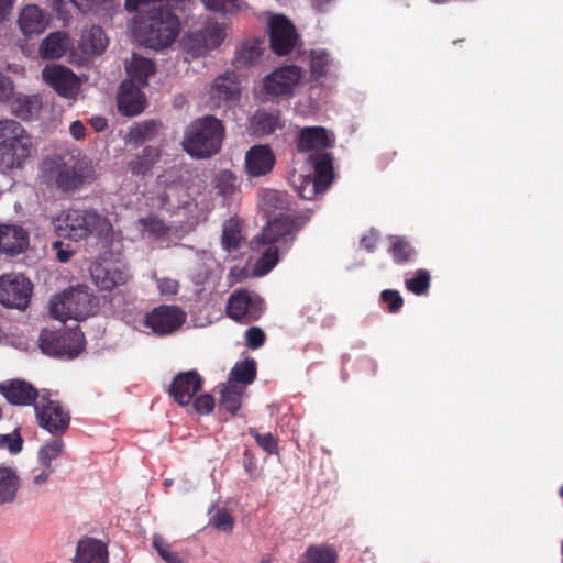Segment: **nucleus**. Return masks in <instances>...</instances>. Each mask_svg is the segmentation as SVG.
<instances>
[{
  "mask_svg": "<svg viewBox=\"0 0 563 563\" xmlns=\"http://www.w3.org/2000/svg\"><path fill=\"white\" fill-rule=\"evenodd\" d=\"M309 219L308 214L299 213L294 219L277 218L267 221L262 233L253 240L255 249L264 247L254 265L253 274L264 276L269 273L279 261V252L288 251L292 246Z\"/></svg>",
  "mask_w": 563,
  "mask_h": 563,
  "instance_id": "f257e3e1",
  "label": "nucleus"
},
{
  "mask_svg": "<svg viewBox=\"0 0 563 563\" xmlns=\"http://www.w3.org/2000/svg\"><path fill=\"white\" fill-rule=\"evenodd\" d=\"M43 177L62 192L69 194L96 179V166L89 157L67 153L46 157L41 167Z\"/></svg>",
  "mask_w": 563,
  "mask_h": 563,
  "instance_id": "f03ea898",
  "label": "nucleus"
},
{
  "mask_svg": "<svg viewBox=\"0 0 563 563\" xmlns=\"http://www.w3.org/2000/svg\"><path fill=\"white\" fill-rule=\"evenodd\" d=\"M58 238L75 242L89 236L107 238L112 232V224L106 216L95 209H67L53 219Z\"/></svg>",
  "mask_w": 563,
  "mask_h": 563,
  "instance_id": "7ed1b4c3",
  "label": "nucleus"
},
{
  "mask_svg": "<svg viewBox=\"0 0 563 563\" xmlns=\"http://www.w3.org/2000/svg\"><path fill=\"white\" fill-rule=\"evenodd\" d=\"M224 136L222 121L213 115H205L194 120L186 129L183 148L194 158H210L221 151Z\"/></svg>",
  "mask_w": 563,
  "mask_h": 563,
  "instance_id": "20e7f679",
  "label": "nucleus"
},
{
  "mask_svg": "<svg viewBox=\"0 0 563 563\" xmlns=\"http://www.w3.org/2000/svg\"><path fill=\"white\" fill-rule=\"evenodd\" d=\"M179 26V20L170 9L154 7L141 18L134 32L144 46L157 51L175 42Z\"/></svg>",
  "mask_w": 563,
  "mask_h": 563,
  "instance_id": "39448f33",
  "label": "nucleus"
},
{
  "mask_svg": "<svg viewBox=\"0 0 563 563\" xmlns=\"http://www.w3.org/2000/svg\"><path fill=\"white\" fill-rule=\"evenodd\" d=\"M35 152L32 136L15 120H0V169H22Z\"/></svg>",
  "mask_w": 563,
  "mask_h": 563,
  "instance_id": "423d86ee",
  "label": "nucleus"
},
{
  "mask_svg": "<svg viewBox=\"0 0 563 563\" xmlns=\"http://www.w3.org/2000/svg\"><path fill=\"white\" fill-rule=\"evenodd\" d=\"M97 308V298L87 286H78L56 295L51 300L49 311L54 319L65 321L67 319L84 320L93 314Z\"/></svg>",
  "mask_w": 563,
  "mask_h": 563,
  "instance_id": "0eeeda50",
  "label": "nucleus"
},
{
  "mask_svg": "<svg viewBox=\"0 0 563 563\" xmlns=\"http://www.w3.org/2000/svg\"><path fill=\"white\" fill-rule=\"evenodd\" d=\"M37 424L54 437H60L67 432L70 426V412L59 401L52 398V393L42 390V397L34 406Z\"/></svg>",
  "mask_w": 563,
  "mask_h": 563,
  "instance_id": "6e6552de",
  "label": "nucleus"
},
{
  "mask_svg": "<svg viewBox=\"0 0 563 563\" xmlns=\"http://www.w3.org/2000/svg\"><path fill=\"white\" fill-rule=\"evenodd\" d=\"M40 347L51 356H67L74 358L85 347L84 333L78 329L49 330L43 329L40 334Z\"/></svg>",
  "mask_w": 563,
  "mask_h": 563,
  "instance_id": "1a4fd4ad",
  "label": "nucleus"
},
{
  "mask_svg": "<svg viewBox=\"0 0 563 563\" xmlns=\"http://www.w3.org/2000/svg\"><path fill=\"white\" fill-rule=\"evenodd\" d=\"M32 291L33 285L23 274L8 273L0 276V303L7 308L25 310Z\"/></svg>",
  "mask_w": 563,
  "mask_h": 563,
  "instance_id": "9d476101",
  "label": "nucleus"
},
{
  "mask_svg": "<svg viewBox=\"0 0 563 563\" xmlns=\"http://www.w3.org/2000/svg\"><path fill=\"white\" fill-rule=\"evenodd\" d=\"M225 311L230 319L247 324L261 317L262 300L257 296L251 295L249 290H235L228 299Z\"/></svg>",
  "mask_w": 563,
  "mask_h": 563,
  "instance_id": "9b49d317",
  "label": "nucleus"
},
{
  "mask_svg": "<svg viewBox=\"0 0 563 563\" xmlns=\"http://www.w3.org/2000/svg\"><path fill=\"white\" fill-rule=\"evenodd\" d=\"M301 77V68L296 65L278 67L264 77L263 90L269 97H292Z\"/></svg>",
  "mask_w": 563,
  "mask_h": 563,
  "instance_id": "f8f14e48",
  "label": "nucleus"
},
{
  "mask_svg": "<svg viewBox=\"0 0 563 563\" xmlns=\"http://www.w3.org/2000/svg\"><path fill=\"white\" fill-rule=\"evenodd\" d=\"M90 274L96 286L103 291H112L125 285L131 278L124 264L109 260L93 263Z\"/></svg>",
  "mask_w": 563,
  "mask_h": 563,
  "instance_id": "ddd939ff",
  "label": "nucleus"
},
{
  "mask_svg": "<svg viewBox=\"0 0 563 563\" xmlns=\"http://www.w3.org/2000/svg\"><path fill=\"white\" fill-rule=\"evenodd\" d=\"M185 322V313L175 306L162 305L146 313L144 324L157 335H167Z\"/></svg>",
  "mask_w": 563,
  "mask_h": 563,
  "instance_id": "4468645a",
  "label": "nucleus"
},
{
  "mask_svg": "<svg viewBox=\"0 0 563 563\" xmlns=\"http://www.w3.org/2000/svg\"><path fill=\"white\" fill-rule=\"evenodd\" d=\"M297 33L294 24L284 15H274L269 21V44L278 56L288 55L295 47Z\"/></svg>",
  "mask_w": 563,
  "mask_h": 563,
  "instance_id": "2eb2a0df",
  "label": "nucleus"
},
{
  "mask_svg": "<svg viewBox=\"0 0 563 563\" xmlns=\"http://www.w3.org/2000/svg\"><path fill=\"white\" fill-rule=\"evenodd\" d=\"M203 379L196 369L180 372L168 387L169 396L181 407L188 406L202 388Z\"/></svg>",
  "mask_w": 563,
  "mask_h": 563,
  "instance_id": "dca6fc26",
  "label": "nucleus"
},
{
  "mask_svg": "<svg viewBox=\"0 0 563 563\" xmlns=\"http://www.w3.org/2000/svg\"><path fill=\"white\" fill-rule=\"evenodd\" d=\"M0 394L7 401L14 406H35L42 397V390H37L31 383L24 379H11L0 385Z\"/></svg>",
  "mask_w": 563,
  "mask_h": 563,
  "instance_id": "f3484780",
  "label": "nucleus"
},
{
  "mask_svg": "<svg viewBox=\"0 0 563 563\" xmlns=\"http://www.w3.org/2000/svg\"><path fill=\"white\" fill-rule=\"evenodd\" d=\"M30 245L29 231L19 224H0V253L16 256L24 253Z\"/></svg>",
  "mask_w": 563,
  "mask_h": 563,
  "instance_id": "a211bd4d",
  "label": "nucleus"
},
{
  "mask_svg": "<svg viewBox=\"0 0 563 563\" xmlns=\"http://www.w3.org/2000/svg\"><path fill=\"white\" fill-rule=\"evenodd\" d=\"M42 77L59 96L73 98L76 95L78 81L69 68L62 65L46 66Z\"/></svg>",
  "mask_w": 563,
  "mask_h": 563,
  "instance_id": "6ab92c4d",
  "label": "nucleus"
},
{
  "mask_svg": "<svg viewBox=\"0 0 563 563\" xmlns=\"http://www.w3.org/2000/svg\"><path fill=\"white\" fill-rule=\"evenodd\" d=\"M276 163L269 145H253L245 154V172L250 177L269 174Z\"/></svg>",
  "mask_w": 563,
  "mask_h": 563,
  "instance_id": "aec40b11",
  "label": "nucleus"
},
{
  "mask_svg": "<svg viewBox=\"0 0 563 563\" xmlns=\"http://www.w3.org/2000/svg\"><path fill=\"white\" fill-rule=\"evenodd\" d=\"M227 37L225 25L218 22H209L202 31L192 34L190 42H196L190 48L196 55H205L211 49L218 48Z\"/></svg>",
  "mask_w": 563,
  "mask_h": 563,
  "instance_id": "412c9836",
  "label": "nucleus"
},
{
  "mask_svg": "<svg viewBox=\"0 0 563 563\" xmlns=\"http://www.w3.org/2000/svg\"><path fill=\"white\" fill-rule=\"evenodd\" d=\"M117 102L119 111L124 115H137L144 110L145 96L141 91L140 86H135L133 82L124 80L120 85Z\"/></svg>",
  "mask_w": 563,
  "mask_h": 563,
  "instance_id": "4be33fe9",
  "label": "nucleus"
},
{
  "mask_svg": "<svg viewBox=\"0 0 563 563\" xmlns=\"http://www.w3.org/2000/svg\"><path fill=\"white\" fill-rule=\"evenodd\" d=\"M329 146L330 140L322 126H306L298 133L296 147L300 153L325 152Z\"/></svg>",
  "mask_w": 563,
  "mask_h": 563,
  "instance_id": "5701e85b",
  "label": "nucleus"
},
{
  "mask_svg": "<svg viewBox=\"0 0 563 563\" xmlns=\"http://www.w3.org/2000/svg\"><path fill=\"white\" fill-rule=\"evenodd\" d=\"M209 93L214 106L220 107L222 103L239 101L241 89L235 76L225 74L213 80Z\"/></svg>",
  "mask_w": 563,
  "mask_h": 563,
  "instance_id": "b1692460",
  "label": "nucleus"
},
{
  "mask_svg": "<svg viewBox=\"0 0 563 563\" xmlns=\"http://www.w3.org/2000/svg\"><path fill=\"white\" fill-rule=\"evenodd\" d=\"M18 24L25 36L41 34L48 25V18L36 4H27L20 12Z\"/></svg>",
  "mask_w": 563,
  "mask_h": 563,
  "instance_id": "393cba45",
  "label": "nucleus"
},
{
  "mask_svg": "<svg viewBox=\"0 0 563 563\" xmlns=\"http://www.w3.org/2000/svg\"><path fill=\"white\" fill-rule=\"evenodd\" d=\"M106 545L93 538H82L78 541L76 555L71 563H107Z\"/></svg>",
  "mask_w": 563,
  "mask_h": 563,
  "instance_id": "a878e982",
  "label": "nucleus"
},
{
  "mask_svg": "<svg viewBox=\"0 0 563 563\" xmlns=\"http://www.w3.org/2000/svg\"><path fill=\"white\" fill-rule=\"evenodd\" d=\"M125 70L130 78L128 81L146 87L148 78L155 74L156 67L152 59L134 53L131 60L125 64Z\"/></svg>",
  "mask_w": 563,
  "mask_h": 563,
  "instance_id": "bb28decb",
  "label": "nucleus"
},
{
  "mask_svg": "<svg viewBox=\"0 0 563 563\" xmlns=\"http://www.w3.org/2000/svg\"><path fill=\"white\" fill-rule=\"evenodd\" d=\"M135 302V295L126 289H120L111 294L108 299L112 316L121 320H129L133 316L136 308Z\"/></svg>",
  "mask_w": 563,
  "mask_h": 563,
  "instance_id": "cd10ccee",
  "label": "nucleus"
},
{
  "mask_svg": "<svg viewBox=\"0 0 563 563\" xmlns=\"http://www.w3.org/2000/svg\"><path fill=\"white\" fill-rule=\"evenodd\" d=\"M309 162L313 167V177L323 188H329L333 181V158L328 152L312 153L309 155Z\"/></svg>",
  "mask_w": 563,
  "mask_h": 563,
  "instance_id": "c85d7f7f",
  "label": "nucleus"
},
{
  "mask_svg": "<svg viewBox=\"0 0 563 563\" xmlns=\"http://www.w3.org/2000/svg\"><path fill=\"white\" fill-rule=\"evenodd\" d=\"M69 48V37L66 32L56 31L48 34L40 45V56L43 59L62 58Z\"/></svg>",
  "mask_w": 563,
  "mask_h": 563,
  "instance_id": "c756f323",
  "label": "nucleus"
},
{
  "mask_svg": "<svg viewBox=\"0 0 563 563\" xmlns=\"http://www.w3.org/2000/svg\"><path fill=\"white\" fill-rule=\"evenodd\" d=\"M161 158V150L154 146H145L129 163L128 169L134 176H144Z\"/></svg>",
  "mask_w": 563,
  "mask_h": 563,
  "instance_id": "7c9ffc66",
  "label": "nucleus"
},
{
  "mask_svg": "<svg viewBox=\"0 0 563 563\" xmlns=\"http://www.w3.org/2000/svg\"><path fill=\"white\" fill-rule=\"evenodd\" d=\"M262 201H263V208H264L265 212L269 217H273L272 220L277 219V218L294 219L298 216V214H296L294 217H290V216L283 214L284 211L289 210V206H290L288 196L285 192H280L277 190H268L264 194Z\"/></svg>",
  "mask_w": 563,
  "mask_h": 563,
  "instance_id": "2f4dec72",
  "label": "nucleus"
},
{
  "mask_svg": "<svg viewBox=\"0 0 563 563\" xmlns=\"http://www.w3.org/2000/svg\"><path fill=\"white\" fill-rule=\"evenodd\" d=\"M388 253L397 265H406L416 261L417 251L404 236H391Z\"/></svg>",
  "mask_w": 563,
  "mask_h": 563,
  "instance_id": "473e14b6",
  "label": "nucleus"
},
{
  "mask_svg": "<svg viewBox=\"0 0 563 563\" xmlns=\"http://www.w3.org/2000/svg\"><path fill=\"white\" fill-rule=\"evenodd\" d=\"M20 487V478L12 467L0 466V505L12 503Z\"/></svg>",
  "mask_w": 563,
  "mask_h": 563,
  "instance_id": "72a5a7b5",
  "label": "nucleus"
},
{
  "mask_svg": "<svg viewBox=\"0 0 563 563\" xmlns=\"http://www.w3.org/2000/svg\"><path fill=\"white\" fill-rule=\"evenodd\" d=\"M338 553L329 544H311L300 556L299 563H336Z\"/></svg>",
  "mask_w": 563,
  "mask_h": 563,
  "instance_id": "f704fd0d",
  "label": "nucleus"
},
{
  "mask_svg": "<svg viewBox=\"0 0 563 563\" xmlns=\"http://www.w3.org/2000/svg\"><path fill=\"white\" fill-rule=\"evenodd\" d=\"M109 40L100 26L93 25L87 33L82 35L81 46L85 53L100 55L107 46Z\"/></svg>",
  "mask_w": 563,
  "mask_h": 563,
  "instance_id": "c9c22d12",
  "label": "nucleus"
},
{
  "mask_svg": "<svg viewBox=\"0 0 563 563\" xmlns=\"http://www.w3.org/2000/svg\"><path fill=\"white\" fill-rule=\"evenodd\" d=\"M161 123L150 120L132 126L128 133V142L135 146L142 145L145 141L153 140L159 130Z\"/></svg>",
  "mask_w": 563,
  "mask_h": 563,
  "instance_id": "e433bc0d",
  "label": "nucleus"
},
{
  "mask_svg": "<svg viewBox=\"0 0 563 563\" xmlns=\"http://www.w3.org/2000/svg\"><path fill=\"white\" fill-rule=\"evenodd\" d=\"M256 362L253 358H246L238 362L230 372V380L233 383L250 385L256 378Z\"/></svg>",
  "mask_w": 563,
  "mask_h": 563,
  "instance_id": "4c0bfd02",
  "label": "nucleus"
},
{
  "mask_svg": "<svg viewBox=\"0 0 563 563\" xmlns=\"http://www.w3.org/2000/svg\"><path fill=\"white\" fill-rule=\"evenodd\" d=\"M42 108V101L38 96H26L19 98L13 104V112L20 119L27 121L38 114Z\"/></svg>",
  "mask_w": 563,
  "mask_h": 563,
  "instance_id": "58836bf2",
  "label": "nucleus"
},
{
  "mask_svg": "<svg viewBox=\"0 0 563 563\" xmlns=\"http://www.w3.org/2000/svg\"><path fill=\"white\" fill-rule=\"evenodd\" d=\"M136 228L143 235L154 239H162L169 232V228L156 216L140 218L136 222Z\"/></svg>",
  "mask_w": 563,
  "mask_h": 563,
  "instance_id": "ea45409f",
  "label": "nucleus"
},
{
  "mask_svg": "<svg viewBox=\"0 0 563 563\" xmlns=\"http://www.w3.org/2000/svg\"><path fill=\"white\" fill-rule=\"evenodd\" d=\"M294 184L298 195L306 200H312L327 190L311 175H298L294 178Z\"/></svg>",
  "mask_w": 563,
  "mask_h": 563,
  "instance_id": "a19ab883",
  "label": "nucleus"
},
{
  "mask_svg": "<svg viewBox=\"0 0 563 563\" xmlns=\"http://www.w3.org/2000/svg\"><path fill=\"white\" fill-rule=\"evenodd\" d=\"M242 240L241 224L238 219L230 218L223 224L221 243L228 251L238 249Z\"/></svg>",
  "mask_w": 563,
  "mask_h": 563,
  "instance_id": "79ce46f5",
  "label": "nucleus"
},
{
  "mask_svg": "<svg viewBox=\"0 0 563 563\" xmlns=\"http://www.w3.org/2000/svg\"><path fill=\"white\" fill-rule=\"evenodd\" d=\"M263 53V42L258 40L245 42L236 52V62L242 65L255 63Z\"/></svg>",
  "mask_w": 563,
  "mask_h": 563,
  "instance_id": "37998d69",
  "label": "nucleus"
},
{
  "mask_svg": "<svg viewBox=\"0 0 563 563\" xmlns=\"http://www.w3.org/2000/svg\"><path fill=\"white\" fill-rule=\"evenodd\" d=\"M242 388L236 385H225L220 390V406L231 413L241 408Z\"/></svg>",
  "mask_w": 563,
  "mask_h": 563,
  "instance_id": "c03bdc74",
  "label": "nucleus"
},
{
  "mask_svg": "<svg viewBox=\"0 0 563 563\" xmlns=\"http://www.w3.org/2000/svg\"><path fill=\"white\" fill-rule=\"evenodd\" d=\"M431 277L427 269H418L416 271L412 277H407L405 279V286L408 291L422 296L429 291Z\"/></svg>",
  "mask_w": 563,
  "mask_h": 563,
  "instance_id": "a18cd8bd",
  "label": "nucleus"
},
{
  "mask_svg": "<svg viewBox=\"0 0 563 563\" xmlns=\"http://www.w3.org/2000/svg\"><path fill=\"white\" fill-rule=\"evenodd\" d=\"M216 188L219 195L232 197L239 188L238 177L233 172L223 169L216 177Z\"/></svg>",
  "mask_w": 563,
  "mask_h": 563,
  "instance_id": "49530a36",
  "label": "nucleus"
},
{
  "mask_svg": "<svg viewBox=\"0 0 563 563\" xmlns=\"http://www.w3.org/2000/svg\"><path fill=\"white\" fill-rule=\"evenodd\" d=\"M65 448V443L62 439H53L46 442L38 452V459L41 464L45 468H51L53 460L60 456L63 450Z\"/></svg>",
  "mask_w": 563,
  "mask_h": 563,
  "instance_id": "de8ad7c7",
  "label": "nucleus"
},
{
  "mask_svg": "<svg viewBox=\"0 0 563 563\" xmlns=\"http://www.w3.org/2000/svg\"><path fill=\"white\" fill-rule=\"evenodd\" d=\"M257 129L264 134H271L275 132L277 129H282L284 124L282 123L279 111L275 112H257L255 115Z\"/></svg>",
  "mask_w": 563,
  "mask_h": 563,
  "instance_id": "09e8293b",
  "label": "nucleus"
},
{
  "mask_svg": "<svg viewBox=\"0 0 563 563\" xmlns=\"http://www.w3.org/2000/svg\"><path fill=\"white\" fill-rule=\"evenodd\" d=\"M208 10L222 13H234L249 8L243 0H202Z\"/></svg>",
  "mask_w": 563,
  "mask_h": 563,
  "instance_id": "8fccbe9b",
  "label": "nucleus"
},
{
  "mask_svg": "<svg viewBox=\"0 0 563 563\" xmlns=\"http://www.w3.org/2000/svg\"><path fill=\"white\" fill-rule=\"evenodd\" d=\"M329 56L324 52H312L310 62V73L313 79L324 77L329 71Z\"/></svg>",
  "mask_w": 563,
  "mask_h": 563,
  "instance_id": "3c124183",
  "label": "nucleus"
},
{
  "mask_svg": "<svg viewBox=\"0 0 563 563\" xmlns=\"http://www.w3.org/2000/svg\"><path fill=\"white\" fill-rule=\"evenodd\" d=\"M249 434L255 439L257 445L267 454L278 452V441L272 433H260L256 429L250 428Z\"/></svg>",
  "mask_w": 563,
  "mask_h": 563,
  "instance_id": "603ef678",
  "label": "nucleus"
},
{
  "mask_svg": "<svg viewBox=\"0 0 563 563\" xmlns=\"http://www.w3.org/2000/svg\"><path fill=\"white\" fill-rule=\"evenodd\" d=\"M154 549L166 563H183V560L176 552L170 551V545L159 534H154L152 539Z\"/></svg>",
  "mask_w": 563,
  "mask_h": 563,
  "instance_id": "864d4df0",
  "label": "nucleus"
},
{
  "mask_svg": "<svg viewBox=\"0 0 563 563\" xmlns=\"http://www.w3.org/2000/svg\"><path fill=\"white\" fill-rule=\"evenodd\" d=\"M380 302L389 313H397L404 306V299L398 290L385 289L380 292Z\"/></svg>",
  "mask_w": 563,
  "mask_h": 563,
  "instance_id": "5fc2aeb1",
  "label": "nucleus"
},
{
  "mask_svg": "<svg viewBox=\"0 0 563 563\" xmlns=\"http://www.w3.org/2000/svg\"><path fill=\"white\" fill-rule=\"evenodd\" d=\"M23 440L18 431L9 434H0V449H8L10 453L16 454L22 450Z\"/></svg>",
  "mask_w": 563,
  "mask_h": 563,
  "instance_id": "6e6d98bb",
  "label": "nucleus"
},
{
  "mask_svg": "<svg viewBox=\"0 0 563 563\" xmlns=\"http://www.w3.org/2000/svg\"><path fill=\"white\" fill-rule=\"evenodd\" d=\"M246 346L257 350L264 345L266 340L265 332L258 327H251L245 332Z\"/></svg>",
  "mask_w": 563,
  "mask_h": 563,
  "instance_id": "4d7b16f0",
  "label": "nucleus"
},
{
  "mask_svg": "<svg viewBox=\"0 0 563 563\" xmlns=\"http://www.w3.org/2000/svg\"><path fill=\"white\" fill-rule=\"evenodd\" d=\"M212 525L221 531L229 532L232 531L234 527V519L228 510L221 509L212 517Z\"/></svg>",
  "mask_w": 563,
  "mask_h": 563,
  "instance_id": "13d9d810",
  "label": "nucleus"
},
{
  "mask_svg": "<svg viewBox=\"0 0 563 563\" xmlns=\"http://www.w3.org/2000/svg\"><path fill=\"white\" fill-rule=\"evenodd\" d=\"M192 405L199 415H208L214 408V399L210 394H202L194 400Z\"/></svg>",
  "mask_w": 563,
  "mask_h": 563,
  "instance_id": "bf43d9fd",
  "label": "nucleus"
},
{
  "mask_svg": "<svg viewBox=\"0 0 563 563\" xmlns=\"http://www.w3.org/2000/svg\"><path fill=\"white\" fill-rule=\"evenodd\" d=\"M157 288L163 296H174L179 290V283L169 277L156 278Z\"/></svg>",
  "mask_w": 563,
  "mask_h": 563,
  "instance_id": "052dcab7",
  "label": "nucleus"
},
{
  "mask_svg": "<svg viewBox=\"0 0 563 563\" xmlns=\"http://www.w3.org/2000/svg\"><path fill=\"white\" fill-rule=\"evenodd\" d=\"M13 92V82L12 80L0 74V101H5L10 98Z\"/></svg>",
  "mask_w": 563,
  "mask_h": 563,
  "instance_id": "680f3d73",
  "label": "nucleus"
},
{
  "mask_svg": "<svg viewBox=\"0 0 563 563\" xmlns=\"http://www.w3.org/2000/svg\"><path fill=\"white\" fill-rule=\"evenodd\" d=\"M377 241L378 234L374 231H371L368 234L361 239V247L372 253L376 249Z\"/></svg>",
  "mask_w": 563,
  "mask_h": 563,
  "instance_id": "e2e57ef3",
  "label": "nucleus"
},
{
  "mask_svg": "<svg viewBox=\"0 0 563 563\" xmlns=\"http://www.w3.org/2000/svg\"><path fill=\"white\" fill-rule=\"evenodd\" d=\"M69 133L75 140H81L86 135V128L80 120L71 122Z\"/></svg>",
  "mask_w": 563,
  "mask_h": 563,
  "instance_id": "0e129e2a",
  "label": "nucleus"
},
{
  "mask_svg": "<svg viewBox=\"0 0 563 563\" xmlns=\"http://www.w3.org/2000/svg\"><path fill=\"white\" fill-rule=\"evenodd\" d=\"M63 242L62 241H55L53 243V249L56 250V255L59 262L66 263L70 260L73 256V251L70 250H64L63 249Z\"/></svg>",
  "mask_w": 563,
  "mask_h": 563,
  "instance_id": "69168bd1",
  "label": "nucleus"
},
{
  "mask_svg": "<svg viewBox=\"0 0 563 563\" xmlns=\"http://www.w3.org/2000/svg\"><path fill=\"white\" fill-rule=\"evenodd\" d=\"M103 1L104 0H70V2L82 12L91 10Z\"/></svg>",
  "mask_w": 563,
  "mask_h": 563,
  "instance_id": "338daca9",
  "label": "nucleus"
},
{
  "mask_svg": "<svg viewBox=\"0 0 563 563\" xmlns=\"http://www.w3.org/2000/svg\"><path fill=\"white\" fill-rule=\"evenodd\" d=\"M89 123L96 132H102L108 128V121L104 117L95 115L89 120Z\"/></svg>",
  "mask_w": 563,
  "mask_h": 563,
  "instance_id": "774afa93",
  "label": "nucleus"
}]
</instances>
